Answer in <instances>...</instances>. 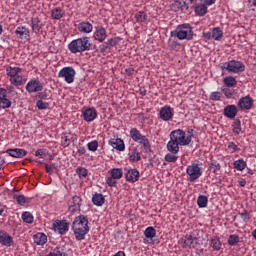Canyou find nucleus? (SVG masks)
<instances>
[{
	"label": "nucleus",
	"instance_id": "1",
	"mask_svg": "<svg viewBox=\"0 0 256 256\" xmlns=\"http://www.w3.org/2000/svg\"><path fill=\"white\" fill-rule=\"evenodd\" d=\"M72 230L76 241H83L87 233H89V219L87 216L79 215L75 217Z\"/></svg>",
	"mask_w": 256,
	"mask_h": 256
},
{
	"label": "nucleus",
	"instance_id": "2",
	"mask_svg": "<svg viewBox=\"0 0 256 256\" xmlns=\"http://www.w3.org/2000/svg\"><path fill=\"white\" fill-rule=\"evenodd\" d=\"M93 44L89 37L84 36L81 38H77L72 40L68 44V50L70 53L77 54V53H85V51H91Z\"/></svg>",
	"mask_w": 256,
	"mask_h": 256
},
{
	"label": "nucleus",
	"instance_id": "3",
	"mask_svg": "<svg viewBox=\"0 0 256 256\" xmlns=\"http://www.w3.org/2000/svg\"><path fill=\"white\" fill-rule=\"evenodd\" d=\"M170 139L180 147H187V145H191V141L193 140V129L188 130V135L181 129L173 130L170 133Z\"/></svg>",
	"mask_w": 256,
	"mask_h": 256
},
{
	"label": "nucleus",
	"instance_id": "4",
	"mask_svg": "<svg viewBox=\"0 0 256 256\" xmlns=\"http://www.w3.org/2000/svg\"><path fill=\"white\" fill-rule=\"evenodd\" d=\"M171 37H177L180 41H192L193 39V27L191 24H180L175 30L170 32Z\"/></svg>",
	"mask_w": 256,
	"mask_h": 256
},
{
	"label": "nucleus",
	"instance_id": "5",
	"mask_svg": "<svg viewBox=\"0 0 256 256\" xmlns=\"http://www.w3.org/2000/svg\"><path fill=\"white\" fill-rule=\"evenodd\" d=\"M22 69L19 67H7L6 74L10 77V83L15 87H20L24 83H27V79L21 75Z\"/></svg>",
	"mask_w": 256,
	"mask_h": 256
},
{
	"label": "nucleus",
	"instance_id": "6",
	"mask_svg": "<svg viewBox=\"0 0 256 256\" xmlns=\"http://www.w3.org/2000/svg\"><path fill=\"white\" fill-rule=\"evenodd\" d=\"M221 71H227L228 73H243L245 71V64L241 61L230 60L220 64Z\"/></svg>",
	"mask_w": 256,
	"mask_h": 256
},
{
	"label": "nucleus",
	"instance_id": "7",
	"mask_svg": "<svg viewBox=\"0 0 256 256\" xmlns=\"http://www.w3.org/2000/svg\"><path fill=\"white\" fill-rule=\"evenodd\" d=\"M130 137L132 141L139 143V145H141L144 150L149 151V149H151V143L149 142V139H147V136L141 134L139 129L132 128L130 130Z\"/></svg>",
	"mask_w": 256,
	"mask_h": 256
},
{
	"label": "nucleus",
	"instance_id": "8",
	"mask_svg": "<svg viewBox=\"0 0 256 256\" xmlns=\"http://www.w3.org/2000/svg\"><path fill=\"white\" fill-rule=\"evenodd\" d=\"M186 173L189 176L190 183H195L201 175H203V171H201V165L197 162H193L186 168Z\"/></svg>",
	"mask_w": 256,
	"mask_h": 256
},
{
	"label": "nucleus",
	"instance_id": "9",
	"mask_svg": "<svg viewBox=\"0 0 256 256\" xmlns=\"http://www.w3.org/2000/svg\"><path fill=\"white\" fill-rule=\"evenodd\" d=\"M75 75H77V72L75 68L71 66L64 67L58 72L59 79H64V81L69 84L75 81Z\"/></svg>",
	"mask_w": 256,
	"mask_h": 256
},
{
	"label": "nucleus",
	"instance_id": "10",
	"mask_svg": "<svg viewBox=\"0 0 256 256\" xmlns=\"http://www.w3.org/2000/svg\"><path fill=\"white\" fill-rule=\"evenodd\" d=\"M183 249H195L199 245V238L191 234H186L179 240Z\"/></svg>",
	"mask_w": 256,
	"mask_h": 256
},
{
	"label": "nucleus",
	"instance_id": "11",
	"mask_svg": "<svg viewBox=\"0 0 256 256\" xmlns=\"http://www.w3.org/2000/svg\"><path fill=\"white\" fill-rule=\"evenodd\" d=\"M53 231H57L59 235H65L69 231V222L67 220H55L52 223Z\"/></svg>",
	"mask_w": 256,
	"mask_h": 256
},
{
	"label": "nucleus",
	"instance_id": "12",
	"mask_svg": "<svg viewBox=\"0 0 256 256\" xmlns=\"http://www.w3.org/2000/svg\"><path fill=\"white\" fill-rule=\"evenodd\" d=\"M44 84L39 79H31L26 85V91L28 93H39L43 91Z\"/></svg>",
	"mask_w": 256,
	"mask_h": 256
},
{
	"label": "nucleus",
	"instance_id": "13",
	"mask_svg": "<svg viewBox=\"0 0 256 256\" xmlns=\"http://www.w3.org/2000/svg\"><path fill=\"white\" fill-rule=\"evenodd\" d=\"M175 115V110L171 106H163L159 111V118L162 121H171Z\"/></svg>",
	"mask_w": 256,
	"mask_h": 256
},
{
	"label": "nucleus",
	"instance_id": "14",
	"mask_svg": "<svg viewBox=\"0 0 256 256\" xmlns=\"http://www.w3.org/2000/svg\"><path fill=\"white\" fill-rule=\"evenodd\" d=\"M82 199L80 196H73L72 199L69 201L68 205V209L71 213H77V211H81V203H82Z\"/></svg>",
	"mask_w": 256,
	"mask_h": 256
},
{
	"label": "nucleus",
	"instance_id": "15",
	"mask_svg": "<svg viewBox=\"0 0 256 256\" xmlns=\"http://www.w3.org/2000/svg\"><path fill=\"white\" fill-rule=\"evenodd\" d=\"M253 103H254L253 98H251V96L247 95V96H244L239 99L238 107L242 111H249V109H251V107H253Z\"/></svg>",
	"mask_w": 256,
	"mask_h": 256
},
{
	"label": "nucleus",
	"instance_id": "16",
	"mask_svg": "<svg viewBox=\"0 0 256 256\" xmlns=\"http://www.w3.org/2000/svg\"><path fill=\"white\" fill-rule=\"evenodd\" d=\"M11 105V100L7 98V90L0 88V109H9Z\"/></svg>",
	"mask_w": 256,
	"mask_h": 256
},
{
	"label": "nucleus",
	"instance_id": "17",
	"mask_svg": "<svg viewBox=\"0 0 256 256\" xmlns=\"http://www.w3.org/2000/svg\"><path fill=\"white\" fill-rule=\"evenodd\" d=\"M94 39L99 43H103L107 39V30L103 26H98L95 28Z\"/></svg>",
	"mask_w": 256,
	"mask_h": 256
},
{
	"label": "nucleus",
	"instance_id": "18",
	"mask_svg": "<svg viewBox=\"0 0 256 256\" xmlns=\"http://www.w3.org/2000/svg\"><path fill=\"white\" fill-rule=\"evenodd\" d=\"M0 244L4 247H11L13 245V237L4 230H0Z\"/></svg>",
	"mask_w": 256,
	"mask_h": 256
},
{
	"label": "nucleus",
	"instance_id": "19",
	"mask_svg": "<svg viewBox=\"0 0 256 256\" xmlns=\"http://www.w3.org/2000/svg\"><path fill=\"white\" fill-rule=\"evenodd\" d=\"M84 121L91 123L97 119V110L95 108H87L83 111Z\"/></svg>",
	"mask_w": 256,
	"mask_h": 256
},
{
	"label": "nucleus",
	"instance_id": "20",
	"mask_svg": "<svg viewBox=\"0 0 256 256\" xmlns=\"http://www.w3.org/2000/svg\"><path fill=\"white\" fill-rule=\"evenodd\" d=\"M125 177L126 181H128L129 183H136V181H139V170L135 168L128 169Z\"/></svg>",
	"mask_w": 256,
	"mask_h": 256
},
{
	"label": "nucleus",
	"instance_id": "21",
	"mask_svg": "<svg viewBox=\"0 0 256 256\" xmlns=\"http://www.w3.org/2000/svg\"><path fill=\"white\" fill-rule=\"evenodd\" d=\"M237 113H238L237 106L227 105L224 108L223 115L224 117H227V119H235V117H237Z\"/></svg>",
	"mask_w": 256,
	"mask_h": 256
},
{
	"label": "nucleus",
	"instance_id": "22",
	"mask_svg": "<svg viewBox=\"0 0 256 256\" xmlns=\"http://www.w3.org/2000/svg\"><path fill=\"white\" fill-rule=\"evenodd\" d=\"M78 31L79 33L89 35V33L93 32V24H91V22L82 21L78 24Z\"/></svg>",
	"mask_w": 256,
	"mask_h": 256
},
{
	"label": "nucleus",
	"instance_id": "23",
	"mask_svg": "<svg viewBox=\"0 0 256 256\" xmlns=\"http://www.w3.org/2000/svg\"><path fill=\"white\" fill-rule=\"evenodd\" d=\"M6 153L10 157H15L17 159H21L27 155V151L22 148L8 149L6 150Z\"/></svg>",
	"mask_w": 256,
	"mask_h": 256
},
{
	"label": "nucleus",
	"instance_id": "24",
	"mask_svg": "<svg viewBox=\"0 0 256 256\" xmlns=\"http://www.w3.org/2000/svg\"><path fill=\"white\" fill-rule=\"evenodd\" d=\"M108 143L113 149H117V151H123L125 149V142L121 138H112Z\"/></svg>",
	"mask_w": 256,
	"mask_h": 256
},
{
	"label": "nucleus",
	"instance_id": "25",
	"mask_svg": "<svg viewBox=\"0 0 256 256\" xmlns=\"http://www.w3.org/2000/svg\"><path fill=\"white\" fill-rule=\"evenodd\" d=\"M75 139V134L64 133L61 137V145H63V147H69L71 143H75Z\"/></svg>",
	"mask_w": 256,
	"mask_h": 256
},
{
	"label": "nucleus",
	"instance_id": "26",
	"mask_svg": "<svg viewBox=\"0 0 256 256\" xmlns=\"http://www.w3.org/2000/svg\"><path fill=\"white\" fill-rule=\"evenodd\" d=\"M209 4H205L203 2L196 4L194 11L198 17H205L207 15V7Z\"/></svg>",
	"mask_w": 256,
	"mask_h": 256
},
{
	"label": "nucleus",
	"instance_id": "27",
	"mask_svg": "<svg viewBox=\"0 0 256 256\" xmlns=\"http://www.w3.org/2000/svg\"><path fill=\"white\" fill-rule=\"evenodd\" d=\"M210 247H212L213 251H221V248L223 247V243L219 239V237L215 236L210 238Z\"/></svg>",
	"mask_w": 256,
	"mask_h": 256
},
{
	"label": "nucleus",
	"instance_id": "28",
	"mask_svg": "<svg viewBox=\"0 0 256 256\" xmlns=\"http://www.w3.org/2000/svg\"><path fill=\"white\" fill-rule=\"evenodd\" d=\"M31 27L34 33H39V31H41L43 24H41L39 17H34L31 19Z\"/></svg>",
	"mask_w": 256,
	"mask_h": 256
},
{
	"label": "nucleus",
	"instance_id": "29",
	"mask_svg": "<svg viewBox=\"0 0 256 256\" xmlns=\"http://www.w3.org/2000/svg\"><path fill=\"white\" fill-rule=\"evenodd\" d=\"M33 239L36 245H45V243H47V235L41 232H38L37 234H35L33 236Z\"/></svg>",
	"mask_w": 256,
	"mask_h": 256
},
{
	"label": "nucleus",
	"instance_id": "30",
	"mask_svg": "<svg viewBox=\"0 0 256 256\" xmlns=\"http://www.w3.org/2000/svg\"><path fill=\"white\" fill-rule=\"evenodd\" d=\"M179 146H180V144H178L177 142H175V140L170 138L166 147H167V151H169V153H179Z\"/></svg>",
	"mask_w": 256,
	"mask_h": 256
},
{
	"label": "nucleus",
	"instance_id": "31",
	"mask_svg": "<svg viewBox=\"0 0 256 256\" xmlns=\"http://www.w3.org/2000/svg\"><path fill=\"white\" fill-rule=\"evenodd\" d=\"M15 35L19 37V39H23V37H29V29L25 26H18L15 30Z\"/></svg>",
	"mask_w": 256,
	"mask_h": 256
},
{
	"label": "nucleus",
	"instance_id": "32",
	"mask_svg": "<svg viewBox=\"0 0 256 256\" xmlns=\"http://www.w3.org/2000/svg\"><path fill=\"white\" fill-rule=\"evenodd\" d=\"M92 202L97 207H101L105 203V196H103V194L96 193L92 197Z\"/></svg>",
	"mask_w": 256,
	"mask_h": 256
},
{
	"label": "nucleus",
	"instance_id": "33",
	"mask_svg": "<svg viewBox=\"0 0 256 256\" xmlns=\"http://www.w3.org/2000/svg\"><path fill=\"white\" fill-rule=\"evenodd\" d=\"M63 15H65V11H63V9H61L59 7L54 8L51 11L52 19H55L57 21H59V19H62Z\"/></svg>",
	"mask_w": 256,
	"mask_h": 256
},
{
	"label": "nucleus",
	"instance_id": "34",
	"mask_svg": "<svg viewBox=\"0 0 256 256\" xmlns=\"http://www.w3.org/2000/svg\"><path fill=\"white\" fill-rule=\"evenodd\" d=\"M212 39H214V41H222L223 30H221L220 27H215L212 29Z\"/></svg>",
	"mask_w": 256,
	"mask_h": 256
},
{
	"label": "nucleus",
	"instance_id": "35",
	"mask_svg": "<svg viewBox=\"0 0 256 256\" xmlns=\"http://www.w3.org/2000/svg\"><path fill=\"white\" fill-rule=\"evenodd\" d=\"M208 203H209V198L207 196L205 195L198 196L197 205L200 209H205Z\"/></svg>",
	"mask_w": 256,
	"mask_h": 256
},
{
	"label": "nucleus",
	"instance_id": "36",
	"mask_svg": "<svg viewBox=\"0 0 256 256\" xmlns=\"http://www.w3.org/2000/svg\"><path fill=\"white\" fill-rule=\"evenodd\" d=\"M223 83L226 87H235L237 85V79L233 76H226L223 79Z\"/></svg>",
	"mask_w": 256,
	"mask_h": 256
},
{
	"label": "nucleus",
	"instance_id": "37",
	"mask_svg": "<svg viewBox=\"0 0 256 256\" xmlns=\"http://www.w3.org/2000/svg\"><path fill=\"white\" fill-rule=\"evenodd\" d=\"M129 159H130V161H132V163H135L137 161H141V152H139V149L133 148Z\"/></svg>",
	"mask_w": 256,
	"mask_h": 256
},
{
	"label": "nucleus",
	"instance_id": "38",
	"mask_svg": "<svg viewBox=\"0 0 256 256\" xmlns=\"http://www.w3.org/2000/svg\"><path fill=\"white\" fill-rule=\"evenodd\" d=\"M247 167V162L243 159H238L234 162V168L237 171H244V169Z\"/></svg>",
	"mask_w": 256,
	"mask_h": 256
},
{
	"label": "nucleus",
	"instance_id": "39",
	"mask_svg": "<svg viewBox=\"0 0 256 256\" xmlns=\"http://www.w3.org/2000/svg\"><path fill=\"white\" fill-rule=\"evenodd\" d=\"M22 221L24 223H28V225H31V223H33L34 221V217H33V214H31V212H23L22 213Z\"/></svg>",
	"mask_w": 256,
	"mask_h": 256
},
{
	"label": "nucleus",
	"instance_id": "40",
	"mask_svg": "<svg viewBox=\"0 0 256 256\" xmlns=\"http://www.w3.org/2000/svg\"><path fill=\"white\" fill-rule=\"evenodd\" d=\"M165 161H167V163H177V160L179 159V156L177 155V153H167L164 157Z\"/></svg>",
	"mask_w": 256,
	"mask_h": 256
},
{
	"label": "nucleus",
	"instance_id": "41",
	"mask_svg": "<svg viewBox=\"0 0 256 256\" xmlns=\"http://www.w3.org/2000/svg\"><path fill=\"white\" fill-rule=\"evenodd\" d=\"M144 235L146 239H153V237L157 235V230H155L152 226L147 227L144 231Z\"/></svg>",
	"mask_w": 256,
	"mask_h": 256
},
{
	"label": "nucleus",
	"instance_id": "42",
	"mask_svg": "<svg viewBox=\"0 0 256 256\" xmlns=\"http://www.w3.org/2000/svg\"><path fill=\"white\" fill-rule=\"evenodd\" d=\"M233 133L234 135H239V133H241L242 128H241V120L240 119H235L233 124Z\"/></svg>",
	"mask_w": 256,
	"mask_h": 256
},
{
	"label": "nucleus",
	"instance_id": "43",
	"mask_svg": "<svg viewBox=\"0 0 256 256\" xmlns=\"http://www.w3.org/2000/svg\"><path fill=\"white\" fill-rule=\"evenodd\" d=\"M111 177L113 179H121V177H123V170L121 168H113L111 171Z\"/></svg>",
	"mask_w": 256,
	"mask_h": 256
},
{
	"label": "nucleus",
	"instance_id": "44",
	"mask_svg": "<svg viewBox=\"0 0 256 256\" xmlns=\"http://www.w3.org/2000/svg\"><path fill=\"white\" fill-rule=\"evenodd\" d=\"M13 199L17 202L18 205H25L29 203V198L25 197V195H14Z\"/></svg>",
	"mask_w": 256,
	"mask_h": 256
},
{
	"label": "nucleus",
	"instance_id": "45",
	"mask_svg": "<svg viewBox=\"0 0 256 256\" xmlns=\"http://www.w3.org/2000/svg\"><path fill=\"white\" fill-rule=\"evenodd\" d=\"M135 19L137 23H144V21H147V14L143 11H139L135 14Z\"/></svg>",
	"mask_w": 256,
	"mask_h": 256
},
{
	"label": "nucleus",
	"instance_id": "46",
	"mask_svg": "<svg viewBox=\"0 0 256 256\" xmlns=\"http://www.w3.org/2000/svg\"><path fill=\"white\" fill-rule=\"evenodd\" d=\"M121 41L120 37H114V38H110L106 41L107 45L109 46V48L111 49V47H116V45H119V42Z\"/></svg>",
	"mask_w": 256,
	"mask_h": 256
},
{
	"label": "nucleus",
	"instance_id": "47",
	"mask_svg": "<svg viewBox=\"0 0 256 256\" xmlns=\"http://www.w3.org/2000/svg\"><path fill=\"white\" fill-rule=\"evenodd\" d=\"M240 239L238 235L232 234L228 238V245H231V247L237 245L239 243Z\"/></svg>",
	"mask_w": 256,
	"mask_h": 256
},
{
	"label": "nucleus",
	"instance_id": "48",
	"mask_svg": "<svg viewBox=\"0 0 256 256\" xmlns=\"http://www.w3.org/2000/svg\"><path fill=\"white\" fill-rule=\"evenodd\" d=\"M210 171H212V173H219V171H221V164H219V162H212L210 164Z\"/></svg>",
	"mask_w": 256,
	"mask_h": 256
},
{
	"label": "nucleus",
	"instance_id": "49",
	"mask_svg": "<svg viewBox=\"0 0 256 256\" xmlns=\"http://www.w3.org/2000/svg\"><path fill=\"white\" fill-rule=\"evenodd\" d=\"M77 175L80 177V179H85L87 177V169L84 167H79L76 169Z\"/></svg>",
	"mask_w": 256,
	"mask_h": 256
},
{
	"label": "nucleus",
	"instance_id": "50",
	"mask_svg": "<svg viewBox=\"0 0 256 256\" xmlns=\"http://www.w3.org/2000/svg\"><path fill=\"white\" fill-rule=\"evenodd\" d=\"M87 147L90 151L95 152L99 147V142L97 140L91 141L87 144Z\"/></svg>",
	"mask_w": 256,
	"mask_h": 256
},
{
	"label": "nucleus",
	"instance_id": "51",
	"mask_svg": "<svg viewBox=\"0 0 256 256\" xmlns=\"http://www.w3.org/2000/svg\"><path fill=\"white\" fill-rule=\"evenodd\" d=\"M36 106L38 107V109H40V111H43L45 109H49V103L44 102L43 100H38L36 102Z\"/></svg>",
	"mask_w": 256,
	"mask_h": 256
},
{
	"label": "nucleus",
	"instance_id": "52",
	"mask_svg": "<svg viewBox=\"0 0 256 256\" xmlns=\"http://www.w3.org/2000/svg\"><path fill=\"white\" fill-rule=\"evenodd\" d=\"M106 183L108 184V187H116L117 186V179L113 178V176H110L106 179Z\"/></svg>",
	"mask_w": 256,
	"mask_h": 256
},
{
	"label": "nucleus",
	"instance_id": "53",
	"mask_svg": "<svg viewBox=\"0 0 256 256\" xmlns=\"http://www.w3.org/2000/svg\"><path fill=\"white\" fill-rule=\"evenodd\" d=\"M211 101H221V92H212L210 94Z\"/></svg>",
	"mask_w": 256,
	"mask_h": 256
},
{
	"label": "nucleus",
	"instance_id": "54",
	"mask_svg": "<svg viewBox=\"0 0 256 256\" xmlns=\"http://www.w3.org/2000/svg\"><path fill=\"white\" fill-rule=\"evenodd\" d=\"M222 91H223L225 97H227V99H231L233 97V89L224 88Z\"/></svg>",
	"mask_w": 256,
	"mask_h": 256
},
{
	"label": "nucleus",
	"instance_id": "55",
	"mask_svg": "<svg viewBox=\"0 0 256 256\" xmlns=\"http://www.w3.org/2000/svg\"><path fill=\"white\" fill-rule=\"evenodd\" d=\"M52 253H54V255H57V256H67V253L65 251L61 250V248H59V247H56L54 249V252H52Z\"/></svg>",
	"mask_w": 256,
	"mask_h": 256
},
{
	"label": "nucleus",
	"instance_id": "56",
	"mask_svg": "<svg viewBox=\"0 0 256 256\" xmlns=\"http://www.w3.org/2000/svg\"><path fill=\"white\" fill-rule=\"evenodd\" d=\"M241 219H243L245 222L249 221V219H251V216L249 215V213L247 211L239 213Z\"/></svg>",
	"mask_w": 256,
	"mask_h": 256
},
{
	"label": "nucleus",
	"instance_id": "57",
	"mask_svg": "<svg viewBox=\"0 0 256 256\" xmlns=\"http://www.w3.org/2000/svg\"><path fill=\"white\" fill-rule=\"evenodd\" d=\"M45 169H46V172L49 175H53V169H55V166L49 165V164H45Z\"/></svg>",
	"mask_w": 256,
	"mask_h": 256
},
{
	"label": "nucleus",
	"instance_id": "58",
	"mask_svg": "<svg viewBox=\"0 0 256 256\" xmlns=\"http://www.w3.org/2000/svg\"><path fill=\"white\" fill-rule=\"evenodd\" d=\"M108 49H111V48L109 47V44L105 42L103 45L100 46V53H106Z\"/></svg>",
	"mask_w": 256,
	"mask_h": 256
},
{
	"label": "nucleus",
	"instance_id": "59",
	"mask_svg": "<svg viewBox=\"0 0 256 256\" xmlns=\"http://www.w3.org/2000/svg\"><path fill=\"white\" fill-rule=\"evenodd\" d=\"M228 149H232V151H239V147L235 142H229L228 143Z\"/></svg>",
	"mask_w": 256,
	"mask_h": 256
},
{
	"label": "nucleus",
	"instance_id": "60",
	"mask_svg": "<svg viewBox=\"0 0 256 256\" xmlns=\"http://www.w3.org/2000/svg\"><path fill=\"white\" fill-rule=\"evenodd\" d=\"M45 155V151H43V149H38L35 152V156L36 157H40V159H43V156Z\"/></svg>",
	"mask_w": 256,
	"mask_h": 256
},
{
	"label": "nucleus",
	"instance_id": "61",
	"mask_svg": "<svg viewBox=\"0 0 256 256\" xmlns=\"http://www.w3.org/2000/svg\"><path fill=\"white\" fill-rule=\"evenodd\" d=\"M204 39L211 40L213 39V32H203Z\"/></svg>",
	"mask_w": 256,
	"mask_h": 256
},
{
	"label": "nucleus",
	"instance_id": "62",
	"mask_svg": "<svg viewBox=\"0 0 256 256\" xmlns=\"http://www.w3.org/2000/svg\"><path fill=\"white\" fill-rule=\"evenodd\" d=\"M200 3H205V5H215L217 0H199Z\"/></svg>",
	"mask_w": 256,
	"mask_h": 256
},
{
	"label": "nucleus",
	"instance_id": "63",
	"mask_svg": "<svg viewBox=\"0 0 256 256\" xmlns=\"http://www.w3.org/2000/svg\"><path fill=\"white\" fill-rule=\"evenodd\" d=\"M78 153H79V155H85V153H87V150L85 149L84 146H79Z\"/></svg>",
	"mask_w": 256,
	"mask_h": 256
},
{
	"label": "nucleus",
	"instance_id": "64",
	"mask_svg": "<svg viewBox=\"0 0 256 256\" xmlns=\"http://www.w3.org/2000/svg\"><path fill=\"white\" fill-rule=\"evenodd\" d=\"M125 73L128 75H133V73H135V69L133 68H126L125 69Z\"/></svg>",
	"mask_w": 256,
	"mask_h": 256
}]
</instances>
